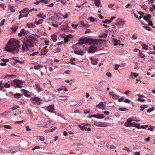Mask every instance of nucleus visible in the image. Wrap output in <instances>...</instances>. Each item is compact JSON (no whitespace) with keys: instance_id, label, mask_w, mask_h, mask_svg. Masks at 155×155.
Listing matches in <instances>:
<instances>
[{"instance_id":"nucleus-45","label":"nucleus","mask_w":155,"mask_h":155,"mask_svg":"<svg viewBox=\"0 0 155 155\" xmlns=\"http://www.w3.org/2000/svg\"><path fill=\"white\" fill-rule=\"evenodd\" d=\"M122 150H126L128 153H129L130 151V149L127 147H124L123 148Z\"/></svg>"},{"instance_id":"nucleus-40","label":"nucleus","mask_w":155,"mask_h":155,"mask_svg":"<svg viewBox=\"0 0 155 155\" xmlns=\"http://www.w3.org/2000/svg\"><path fill=\"white\" fill-rule=\"evenodd\" d=\"M155 109V108L154 107H152L151 108H150L147 110V112L150 113L154 110Z\"/></svg>"},{"instance_id":"nucleus-5","label":"nucleus","mask_w":155,"mask_h":155,"mask_svg":"<svg viewBox=\"0 0 155 155\" xmlns=\"http://www.w3.org/2000/svg\"><path fill=\"white\" fill-rule=\"evenodd\" d=\"M90 126V124H89L82 123L81 125H79L78 127L81 130L89 131L91 130V129L90 127L87 128V127Z\"/></svg>"},{"instance_id":"nucleus-11","label":"nucleus","mask_w":155,"mask_h":155,"mask_svg":"<svg viewBox=\"0 0 155 155\" xmlns=\"http://www.w3.org/2000/svg\"><path fill=\"white\" fill-rule=\"evenodd\" d=\"M54 105H51L45 108V110H48L49 112L52 113L54 110Z\"/></svg>"},{"instance_id":"nucleus-63","label":"nucleus","mask_w":155,"mask_h":155,"mask_svg":"<svg viewBox=\"0 0 155 155\" xmlns=\"http://www.w3.org/2000/svg\"><path fill=\"white\" fill-rule=\"evenodd\" d=\"M40 148V147L38 146H35L32 149V150H34L37 149H39Z\"/></svg>"},{"instance_id":"nucleus-22","label":"nucleus","mask_w":155,"mask_h":155,"mask_svg":"<svg viewBox=\"0 0 155 155\" xmlns=\"http://www.w3.org/2000/svg\"><path fill=\"white\" fill-rule=\"evenodd\" d=\"M8 9L12 12H14L15 11V8L13 6L9 5L8 6Z\"/></svg>"},{"instance_id":"nucleus-3","label":"nucleus","mask_w":155,"mask_h":155,"mask_svg":"<svg viewBox=\"0 0 155 155\" xmlns=\"http://www.w3.org/2000/svg\"><path fill=\"white\" fill-rule=\"evenodd\" d=\"M25 83L24 81L22 80L15 79L12 81L11 85L15 88H21L22 87L23 84Z\"/></svg>"},{"instance_id":"nucleus-17","label":"nucleus","mask_w":155,"mask_h":155,"mask_svg":"<svg viewBox=\"0 0 155 155\" xmlns=\"http://www.w3.org/2000/svg\"><path fill=\"white\" fill-rule=\"evenodd\" d=\"M79 25H80L81 26L85 28L89 27L90 26L89 25L84 24L83 21H81L79 23Z\"/></svg>"},{"instance_id":"nucleus-48","label":"nucleus","mask_w":155,"mask_h":155,"mask_svg":"<svg viewBox=\"0 0 155 155\" xmlns=\"http://www.w3.org/2000/svg\"><path fill=\"white\" fill-rule=\"evenodd\" d=\"M109 94L110 95H111V96H112V98L113 99H116V98H114V97H115V96H117V95H115L114 96V95L113 94V93L112 92H111V91H110L109 92Z\"/></svg>"},{"instance_id":"nucleus-35","label":"nucleus","mask_w":155,"mask_h":155,"mask_svg":"<svg viewBox=\"0 0 155 155\" xmlns=\"http://www.w3.org/2000/svg\"><path fill=\"white\" fill-rule=\"evenodd\" d=\"M20 14L19 15V17H18V19L19 20H20L21 18H23L24 17H27V16L26 15H25L24 14H23V13Z\"/></svg>"},{"instance_id":"nucleus-52","label":"nucleus","mask_w":155,"mask_h":155,"mask_svg":"<svg viewBox=\"0 0 155 155\" xmlns=\"http://www.w3.org/2000/svg\"><path fill=\"white\" fill-rule=\"evenodd\" d=\"M90 112V109H88L87 110H84V113L85 114H87Z\"/></svg>"},{"instance_id":"nucleus-26","label":"nucleus","mask_w":155,"mask_h":155,"mask_svg":"<svg viewBox=\"0 0 155 155\" xmlns=\"http://www.w3.org/2000/svg\"><path fill=\"white\" fill-rule=\"evenodd\" d=\"M44 21L42 19H41L39 20L38 21H35V23L37 25H38L40 24H41L42 23V21Z\"/></svg>"},{"instance_id":"nucleus-50","label":"nucleus","mask_w":155,"mask_h":155,"mask_svg":"<svg viewBox=\"0 0 155 155\" xmlns=\"http://www.w3.org/2000/svg\"><path fill=\"white\" fill-rule=\"evenodd\" d=\"M143 28L146 29L148 31H150L151 30V29L150 28L147 26H143Z\"/></svg>"},{"instance_id":"nucleus-51","label":"nucleus","mask_w":155,"mask_h":155,"mask_svg":"<svg viewBox=\"0 0 155 155\" xmlns=\"http://www.w3.org/2000/svg\"><path fill=\"white\" fill-rule=\"evenodd\" d=\"M38 53H39V52L38 51L34 52L32 54H30V56H35V55L37 54Z\"/></svg>"},{"instance_id":"nucleus-28","label":"nucleus","mask_w":155,"mask_h":155,"mask_svg":"<svg viewBox=\"0 0 155 155\" xmlns=\"http://www.w3.org/2000/svg\"><path fill=\"white\" fill-rule=\"evenodd\" d=\"M138 74L136 73L131 72L130 75V77L133 78V76L137 77L138 76Z\"/></svg>"},{"instance_id":"nucleus-21","label":"nucleus","mask_w":155,"mask_h":155,"mask_svg":"<svg viewBox=\"0 0 155 155\" xmlns=\"http://www.w3.org/2000/svg\"><path fill=\"white\" fill-rule=\"evenodd\" d=\"M48 51V50L47 49H45V48H43L41 51V55L45 54L46 53H47Z\"/></svg>"},{"instance_id":"nucleus-16","label":"nucleus","mask_w":155,"mask_h":155,"mask_svg":"<svg viewBox=\"0 0 155 155\" xmlns=\"http://www.w3.org/2000/svg\"><path fill=\"white\" fill-rule=\"evenodd\" d=\"M132 120L131 119H128L127 120L126 122L125 123V126L126 127H128L131 124H132V123H131Z\"/></svg>"},{"instance_id":"nucleus-38","label":"nucleus","mask_w":155,"mask_h":155,"mask_svg":"<svg viewBox=\"0 0 155 155\" xmlns=\"http://www.w3.org/2000/svg\"><path fill=\"white\" fill-rule=\"evenodd\" d=\"M134 127H136L137 128L140 129V126L139 124L137 123H134Z\"/></svg>"},{"instance_id":"nucleus-4","label":"nucleus","mask_w":155,"mask_h":155,"mask_svg":"<svg viewBox=\"0 0 155 155\" xmlns=\"http://www.w3.org/2000/svg\"><path fill=\"white\" fill-rule=\"evenodd\" d=\"M30 100L35 105H40L42 102V100L38 97H32Z\"/></svg>"},{"instance_id":"nucleus-60","label":"nucleus","mask_w":155,"mask_h":155,"mask_svg":"<svg viewBox=\"0 0 155 155\" xmlns=\"http://www.w3.org/2000/svg\"><path fill=\"white\" fill-rule=\"evenodd\" d=\"M16 152L15 151L12 150H8L7 151L8 153H11L12 154H13L15 153Z\"/></svg>"},{"instance_id":"nucleus-36","label":"nucleus","mask_w":155,"mask_h":155,"mask_svg":"<svg viewBox=\"0 0 155 155\" xmlns=\"http://www.w3.org/2000/svg\"><path fill=\"white\" fill-rule=\"evenodd\" d=\"M61 48L59 47H58V48H55L54 50V53H56L57 52H59L61 50Z\"/></svg>"},{"instance_id":"nucleus-25","label":"nucleus","mask_w":155,"mask_h":155,"mask_svg":"<svg viewBox=\"0 0 155 155\" xmlns=\"http://www.w3.org/2000/svg\"><path fill=\"white\" fill-rule=\"evenodd\" d=\"M151 17V16L150 14H148L146 16H145L143 17V18L146 21H148L150 18Z\"/></svg>"},{"instance_id":"nucleus-8","label":"nucleus","mask_w":155,"mask_h":155,"mask_svg":"<svg viewBox=\"0 0 155 155\" xmlns=\"http://www.w3.org/2000/svg\"><path fill=\"white\" fill-rule=\"evenodd\" d=\"M125 23L124 20L121 18H118L116 20L115 23L116 25H123Z\"/></svg>"},{"instance_id":"nucleus-9","label":"nucleus","mask_w":155,"mask_h":155,"mask_svg":"<svg viewBox=\"0 0 155 155\" xmlns=\"http://www.w3.org/2000/svg\"><path fill=\"white\" fill-rule=\"evenodd\" d=\"M97 48L94 45L91 46L89 48L88 52L89 53H92L95 51Z\"/></svg>"},{"instance_id":"nucleus-7","label":"nucleus","mask_w":155,"mask_h":155,"mask_svg":"<svg viewBox=\"0 0 155 155\" xmlns=\"http://www.w3.org/2000/svg\"><path fill=\"white\" fill-rule=\"evenodd\" d=\"M94 124L96 125L97 126L99 127H105L108 126V124L105 122H99L97 124Z\"/></svg>"},{"instance_id":"nucleus-54","label":"nucleus","mask_w":155,"mask_h":155,"mask_svg":"<svg viewBox=\"0 0 155 155\" xmlns=\"http://www.w3.org/2000/svg\"><path fill=\"white\" fill-rule=\"evenodd\" d=\"M5 21V19H3L2 21L0 23V25L1 26L3 25H4V23Z\"/></svg>"},{"instance_id":"nucleus-42","label":"nucleus","mask_w":155,"mask_h":155,"mask_svg":"<svg viewBox=\"0 0 155 155\" xmlns=\"http://www.w3.org/2000/svg\"><path fill=\"white\" fill-rule=\"evenodd\" d=\"M88 20H90L92 22H94L95 21V20L94 18L92 16L89 17L88 18Z\"/></svg>"},{"instance_id":"nucleus-27","label":"nucleus","mask_w":155,"mask_h":155,"mask_svg":"<svg viewBox=\"0 0 155 155\" xmlns=\"http://www.w3.org/2000/svg\"><path fill=\"white\" fill-rule=\"evenodd\" d=\"M95 4L96 6H99L101 3V1L100 0H94Z\"/></svg>"},{"instance_id":"nucleus-31","label":"nucleus","mask_w":155,"mask_h":155,"mask_svg":"<svg viewBox=\"0 0 155 155\" xmlns=\"http://www.w3.org/2000/svg\"><path fill=\"white\" fill-rule=\"evenodd\" d=\"M16 75L15 74H7L5 76V78H15Z\"/></svg>"},{"instance_id":"nucleus-32","label":"nucleus","mask_w":155,"mask_h":155,"mask_svg":"<svg viewBox=\"0 0 155 155\" xmlns=\"http://www.w3.org/2000/svg\"><path fill=\"white\" fill-rule=\"evenodd\" d=\"M43 67V66H41V65H38L37 66H35L34 67V68L35 70H38L41 68Z\"/></svg>"},{"instance_id":"nucleus-58","label":"nucleus","mask_w":155,"mask_h":155,"mask_svg":"<svg viewBox=\"0 0 155 155\" xmlns=\"http://www.w3.org/2000/svg\"><path fill=\"white\" fill-rule=\"evenodd\" d=\"M124 102H125V103H130V101L128 99H126L124 101Z\"/></svg>"},{"instance_id":"nucleus-6","label":"nucleus","mask_w":155,"mask_h":155,"mask_svg":"<svg viewBox=\"0 0 155 155\" xmlns=\"http://www.w3.org/2000/svg\"><path fill=\"white\" fill-rule=\"evenodd\" d=\"M89 41L88 39L87 38H81L79 40L78 42L75 45L78 46L80 45V46H81L84 44L88 43Z\"/></svg>"},{"instance_id":"nucleus-33","label":"nucleus","mask_w":155,"mask_h":155,"mask_svg":"<svg viewBox=\"0 0 155 155\" xmlns=\"http://www.w3.org/2000/svg\"><path fill=\"white\" fill-rule=\"evenodd\" d=\"M18 28V27L16 26H13L12 28V30L13 32V33H15Z\"/></svg>"},{"instance_id":"nucleus-30","label":"nucleus","mask_w":155,"mask_h":155,"mask_svg":"<svg viewBox=\"0 0 155 155\" xmlns=\"http://www.w3.org/2000/svg\"><path fill=\"white\" fill-rule=\"evenodd\" d=\"M147 107H148V106L145 104L143 105L140 107L141 108L140 110L141 111H143L144 109L147 108Z\"/></svg>"},{"instance_id":"nucleus-15","label":"nucleus","mask_w":155,"mask_h":155,"mask_svg":"<svg viewBox=\"0 0 155 155\" xmlns=\"http://www.w3.org/2000/svg\"><path fill=\"white\" fill-rule=\"evenodd\" d=\"M115 18L116 17L115 16H113L110 19V20L106 19L105 21H103L102 22L103 23L106 24L107 22L109 23H110L114 18Z\"/></svg>"},{"instance_id":"nucleus-14","label":"nucleus","mask_w":155,"mask_h":155,"mask_svg":"<svg viewBox=\"0 0 155 155\" xmlns=\"http://www.w3.org/2000/svg\"><path fill=\"white\" fill-rule=\"evenodd\" d=\"M90 59L91 61V63L94 65H96L97 63L98 60L96 58H94L92 57H90Z\"/></svg>"},{"instance_id":"nucleus-53","label":"nucleus","mask_w":155,"mask_h":155,"mask_svg":"<svg viewBox=\"0 0 155 155\" xmlns=\"http://www.w3.org/2000/svg\"><path fill=\"white\" fill-rule=\"evenodd\" d=\"M97 106L100 107H103L105 106V105L103 103V102L99 103Z\"/></svg>"},{"instance_id":"nucleus-64","label":"nucleus","mask_w":155,"mask_h":155,"mask_svg":"<svg viewBox=\"0 0 155 155\" xmlns=\"http://www.w3.org/2000/svg\"><path fill=\"white\" fill-rule=\"evenodd\" d=\"M64 42L65 43H67L68 42L69 39L68 37H65L64 38Z\"/></svg>"},{"instance_id":"nucleus-49","label":"nucleus","mask_w":155,"mask_h":155,"mask_svg":"<svg viewBox=\"0 0 155 155\" xmlns=\"http://www.w3.org/2000/svg\"><path fill=\"white\" fill-rule=\"evenodd\" d=\"M107 35L106 34L103 35H99V36L101 38H105L107 37Z\"/></svg>"},{"instance_id":"nucleus-57","label":"nucleus","mask_w":155,"mask_h":155,"mask_svg":"<svg viewBox=\"0 0 155 155\" xmlns=\"http://www.w3.org/2000/svg\"><path fill=\"white\" fill-rule=\"evenodd\" d=\"M0 7H1L3 8V10L5 9V8L6 7V6L4 4H0Z\"/></svg>"},{"instance_id":"nucleus-43","label":"nucleus","mask_w":155,"mask_h":155,"mask_svg":"<svg viewBox=\"0 0 155 155\" xmlns=\"http://www.w3.org/2000/svg\"><path fill=\"white\" fill-rule=\"evenodd\" d=\"M139 55L140 58L145 59V56L142 53H139Z\"/></svg>"},{"instance_id":"nucleus-10","label":"nucleus","mask_w":155,"mask_h":155,"mask_svg":"<svg viewBox=\"0 0 155 155\" xmlns=\"http://www.w3.org/2000/svg\"><path fill=\"white\" fill-rule=\"evenodd\" d=\"M21 91L22 92V93L26 97H30V92L25 90L24 89H21Z\"/></svg>"},{"instance_id":"nucleus-13","label":"nucleus","mask_w":155,"mask_h":155,"mask_svg":"<svg viewBox=\"0 0 155 155\" xmlns=\"http://www.w3.org/2000/svg\"><path fill=\"white\" fill-rule=\"evenodd\" d=\"M11 94L12 96L15 98L16 99H18L20 98L22 95V94H21L18 93L13 94L11 93Z\"/></svg>"},{"instance_id":"nucleus-61","label":"nucleus","mask_w":155,"mask_h":155,"mask_svg":"<svg viewBox=\"0 0 155 155\" xmlns=\"http://www.w3.org/2000/svg\"><path fill=\"white\" fill-rule=\"evenodd\" d=\"M106 75L109 77H111L112 76L110 72H107L106 73Z\"/></svg>"},{"instance_id":"nucleus-46","label":"nucleus","mask_w":155,"mask_h":155,"mask_svg":"<svg viewBox=\"0 0 155 155\" xmlns=\"http://www.w3.org/2000/svg\"><path fill=\"white\" fill-rule=\"evenodd\" d=\"M3 127L7 129H11L12 128L11 127L8 125H4Z\"/></svg>"},{"instance_id":"nucleus-18","label":"nucleus","mask_w":155,"mask_h":155,"mask_svg":"<svg viewBox=\"0 0 155 155\" xmlns=\"http://www.w3.org/2000/svg\"><path fill=\"white\" fill-rule=\"evenodd\" d=\"M76 54H79L80 55H83L84 54V53L81 50L75 51L74 52Z\"/></svg>"},{"instance_id":"nucleus-62","label":"nucleus","mask_w":155,"mask_h":155,"mask_svg":"<svg viewBox=\"0 0 155 155\" xmlns=\"http://www.w3.org/2000/svg\"><path fill=\"white\" fill-rule=\"evenodd\" d=\"M137 100L138 101H139L140 102H143L145 101V100L143 99H141L140 98H138L137 99Z\"/></svg>"},{"instance_id":"nucleus-2","label":"nucleus","mask_w":155,"mask_h":155,"mask_svg":"<svg viewBox=\"0 0 155 155\" xmlns=\"http://www.w3.org/2000/svg\"><path fill=\"white\" fill-rule=\"evenodd\" d=\"M36 41V38L33 37L32 35H30L27 38L23 41L22 50L24 51L29 50L34 46V44Z\"/></svg>"},{"instance_id":"nucleus-12","label":"nucleus","mask_w":155,"mask_h":155,"mask_svg":"<svg viewBox=\"0 0 155 155\" xmlns=\"http://www.w3.org/2000/svg\"><path fill=\"white\" fill-rule=\"evenodd\" d=\"M20 14L25 13L27 16L29 13V9L25 8L19 12Z\"/></svg>"},{"instance_id":"nucleus-59","label":"nucleus","mask_w":155,"mask_h":155,"mask_svg":"<svg viewBox=\"0 0 155 155\" xmlns=\"http://www.w3.org/2000/svg\"><path fill=\"white\" fill-rule=\"evenodd\" d=\"M132 38L134 40L136 39L137 38V35L136 34H134L132 36Z\"/></svg>"},{"instance_id":"nucleus-44","label":"nucleus","mask_w":155,"mask_h":155,"mask_svg":"<svg viewBox=\"0 0 155 155\" xmlns=\"http://www.w3.org/2000/svg\"><path fill=\"white\" fill-rule=\"evenodd\" d=\"M1 60L4 63L8 62L9 61V60L8 59H4L2 58L1 59Z\"/></svg>"},{"instance_id":"nucleus-47","label":"nucleus","mask_w":155,"mask_h":155,"mask_svg":"<svg viewBox=\"0 0 155 155\" xmlns=\"http://www.w3.org/2000/svg\"><path fill=\"white\" fill-rule=\"evenodd\" d=\"M142 48L145 50H147L148 49V46L144 44L142 45Z\"/></svg>"},{"instance_id":"nucleus-19","label":"nucleus","mask_w":155,"mask_h":155,"mask_svg":"<svg viewBox=\"0 0 155 155\" xmlns=\"http://www.w3.org/2000/svg\"><path fill=\"white\" fill-rule=\"evenodd\" d=\"M27 26L29 28H33L36 27L33 23H28L26 24Z\"/></svg>"},{"instance_id":"nucleus-24","label":"nucleus","mask_w":155,"mask_h":155,"mask_svg":"<svg viewBox=\"0 0 155 155\" xmlns=\"http://www.w3.org/2000/svg\"><path fill=\"white\" fill-rule=\"evenodd\" d=\"M26 33V31H25V30L24 29H22L21 30L20 33H18V35L19 36H21L22 35H25Z\"/></svg>"},{"instance_id":"nucleus-55","label":"nucleus","mask_w":155,"mask_h":155,"mask_svg":"<svg viewBox=\"0 0 155 155\" xmlns=\"http://www.w3.org/2000/svg\"><path fill=\"white\" fill-rule=\"evenodd\" d=\"M148 127V126L147 125H141L140 126V128H142V129H145L146 127Z\"/></svg>"},{"instance_id":"nucleus-29","label":"nucleus","mask_w":155,"mask_h":155,"mask_svg":"<svg viewBox=\"0 0 155 155\" xmlns=\"http://www.w3.org/2000/svg\"><path fill=\"white\" fill-rule=\"evenodd\" d=\"M97 118L98 119H102L104 118V115L101 114H97Z\"/></svg>"},{"instance_id":"nucleus-20","label":"nucleus","mask_w":155,"mask_h":155,"mask_svg":"<svg viewBox=\"0 0 155 155\" xmlns=\"http://www.w3.org/2000/svg\"><path fill=\"white\" fill-rule=\"evenodd\" d=\"M43 15L44 13H43L40 12L39 13V14L37 15V16L43 19H45L46 16V15Z\"/></svg>"},{"instance_id":"nucleus-41","label":"nucleus","mask_w":155,"mask_h":155,"mask_svg":"<svg viewBox=\"0 0 155 155\" xmlns=\"http://www.w3.org/2000/svg\"><path fill=\"white\" fill-rule=\"evenodd\" d=\"M128 110V109L126 108L125 107H123L122 108H118V110L120 111H125L127 110Z\"/></svg>"},{"instance_id":"nucleus-23","label":"nucleus","mask_w":155,"mask_h":155,"mask_svg":"<svg viewBox=\"0 0 155 155\" xmlns=\"http://www.w3.org/2000/svg\"><path fill=\"white\" fill-rule=\"evenodd\" d=\"M51 38L54 42H56L57 40V36L53 34L51 36Z\"/></svg>"},{"instance_id":"nucleus-37","label":"nucleus","mask_w":155,"mask_h":155,"mask_svg":"<svg viewBox=\"0 0 155 155\" xmlns=\"http://www.w3.org/2000/svg\"><path fill=\"white\" fill-rule=\"evenodd\" d=\"M75 59L74 58H72L70 59L71 61L69 62V63H70L71 64L75 65V63L73 62V61H75Z\"/></svg>"},{"instance_id":"nucleus-39","label":"nucleus","mask_w":155,"mask_h":155,"mask_svg":"<svg viewBox=\"0 0 155 155\" xmlns=\"http://www.w3.org/2000/svg\"><path fill=\"white\" fill-rule=\"evenodd\" d=\"M36 137L39 138L40 140L41 141H44L45 140L44 137L42 136H36Z\"/></svg>"},{"instance_id":"nucleus-1","label":"nucleus","mask_w":155,"mask_h":155,"mask_svg":"<svg viewBox=\"0 0 155 155\" xmlns=\"http://www.w3.org/2000/svg\"><path fill=\"white\" fill-rule=\"evenodd\" d=\"M20 41L15 39L14 38H11L8 41L7 44L5 48V51L10 52L13 53H16L19 51L20 46Z\"/></svg>"},{"instance_id":"nucleus-56","label":"nucleus","mask_w":155,"mask_h":155,"mask_svg":"<svg viewBox=\"0 0 155 155\" xmlns=\"http://www.w3.org/2000/svg\"><path fill=\"white\" fill-rule=\"evenodd\" d=\"M10 85L7 83L5 84L4 87L5 88H9L10 87Z\"/></svg>"},{"instance_id":"nucleus-34","label":"nucleus","mask_w":155,"mask_h":155,"mask_svg":"<svg viewBox=\"0 0 155 155\" xmlns=\"http://www.w3.org/2000/svg\"><path fill=\"white\" fill-rule=\"evenodd\" d=\"M66 96H60L59 97V99L60 100L64 101L67 99V98H66Z\"/></svg>"}]
</instances>
